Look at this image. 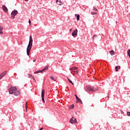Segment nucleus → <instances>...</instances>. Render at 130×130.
Here are the masks:
<instances>
[{
	"label": "nucleus",
	"instance_id": "f257e3e1",
	"mask_svg": "<svg viewBox=\"0 0 130 130\" xmlns=\"http://www.w3.org/2000/svg\"><path fill=\"white\" fill-rule=\"evenodd\" d=\"M32 45H33V38H32V36H30L28 45L26 49L27 55L28 56L30 55V52L31 51V49H32Z\"/></svg>",
	"mask_w": 130,
	"mask_h": 130
},
{
	"label": "nucleus",
	"instance_id": "f03ea898",
	"mask_svg": "<svg viewBox=\"0 0 130 130\" xmlns=\"http://www.w3.org/2000/svg\"><path fill=\"white\" fill-rule=\"evenodd\" d=\"M9 94H13L15 96L17 95H20V91L17 90V88L16 87H11L9 89Z\"/></svg>",
	"mask_w": 130,
	"mask_h": 130
},
{
	"label": "nucleus",
	"instance_id": "7ed1b4c3",
	"mask_svg": "<svg viewBox=\"0 0 130 130\" xmlns=\"http://www.w3.org/2000/svg\"><path fill=\"white\" fill-rule=\"evenodd\" d=\"M84 90L85 91H90V92H95V91H97V88H95L92 86H86L84 88Z\"/></svg>",
	"mask_w": 130,
	"mask_h": 130
},
{
	"label": "nucleus",
	"instance_id": "20e7f679",
	"mask_svg": "<svg viewBox=\"0 0 130 130\" xmlns=\"http://www.w3.org/2000/svg\"><path fill=\"white\" fill-rule=\"evenodd\" d=\"M19 13V12H18V11L14 10H13L11 14V19H15V16H17V15H18V14Z\"/></svg>",
	"mask_w": 130,
	"mask_h": 130
},
{
	"label": "nucleus",
	"instance_id": "39448f33",
	"mask_svg": "<svg viewBox=\"0 0 130 130\" xmlns=\"http://www.w3.org/2000/svg\"><path fill=\"white\" fill-rule=\"evenodd\" d=\"M70 122L71 123V124H74V123H78V121H77V119L74 118V117H72L70 119Z\"/></svg>",
	"mask_w": 130,
	"mask_h": 130
},
{
	"label": "nucleus",
	"instance_id": "423d86ee",
	"mask_svg": "<svg viewBox=\"0 0 130 130\" xmlns=\"http://www.w3.org/2000/svg\"><path fill=\"white\" fill-rule=\"evenodd\" d=\"M45 94V90H44V89H43L42 90V100L43 103H45V100H44Z\"/></svg>",
	"mask_w": 130,
	"mask_h": 130
},
{
	"label": "nucleus",
	"instance_id": "0eeeda50",
	"mask_svg": "<svg viewBox=\"0 0 130 130\" xmlns=\"http://www.w3.org/2000/svg\"><path fill=\"white\" fill-rule=\"evenodd\" d=\"M72 36L73 37H77L78 36V29H76L72 32Z\"/></svg>",
	"mask_w": 130,
	"mask_h": 130
},
{
	"label": "nucleus",
	"instance_id": "6e6552de",
	"mask_svg": "<svg viewBox=\"0 0 130 130\" xmlns=\"http://www.w3.org/2000/svg\"><path fill=\"white\" fill-rule=\"evenodd\" d=\"M7 72H8L7 71H5L0 74V80H2V79H3V78L6 76V75H7Z\"/></svg>",
	"mask_w": 130,
	"mask_h": 130
},
{
	"label": "nucleus",
	"instance_id": "1a4fd4ad",
	"mask_svg": "<svg viewBox=\"0 0 130 130\" xmlns=\"http://www.w3.org/2000/svg\"><path fill=\"white\" fill-rule=\"evenodd\" d=\"M2 9H3V11H4V12H5V13H8V8H7V7H6V6L3 5L2 6Z\"/></svg>",
	"mask_w": 130,
	"mask_h": 130
},
{
	"label": "nucleus",
	"instance_id": "9d476101",
	"mask_svg": "<svg viewBox=\"0 0 130 130\" xmlns=\"http://www.w3.org/2000/svg\"><path fill=\"white\" fill-rule=\"evenodd\" d=\"M56 3L57 5H59V6H61V5H62V2H61L60 0H56Z\"/></svg>",
	"mask_w": 130,
	"mask_h": 130
},
{
	"label": "nucleus",
	"instance_id": "9b49d317",
	"mask_svg": "<svg viewBox=\"0 0 130 130\" xmlns=\"http://www.w3.org/2000/svg\"><path fill=\"white\" fill-rule=\"evenodd\" d=\"M73 76H75V75H78L79 74V70H77L76 71H73Z\"/></svg>",
	"mask_w": 130,
	"mask_h": 130
},
{
	"label": "nucleus",
	"instance_id": "f8f14e48",
	"mask_svg": "<svg viewBox=\"0 0 130 130\" xmlns=\"http://www.w3.org/2000/svg\"><path fill=\"white\" fill-rule=\"evenodd\" d=\"M76 70H78V67H72L70 69V71H76Z\"/></svg>",
	"mask_w": 130,
	"mask_h": 130
},
{
	"label": "nucleus",
	"instance_id": "ddd939ff",
	"mask_svg": "<svg viewBox=\"0 0 130 130\" xmlns=\"http://www.w3.org/2000/svg\"><path fill=\"white\" fill-rule=\"evenodd\" d=\"M3 30H4V27L3 26H0V34H3Z\"/></svg>",
	"mask_w": 130,
	"mask_h": 130
},
{
	"label": "nucleus",
	"instance_id": "4468645a",
	"mask_svg": "<svg viewBox=\"0 0 130 130\" xmlns=\"http://www.w3.org/2000/svg\"><path fill=\"white\" fill-rule=\"evenodd\" d=\"M28 78H32L34 80V81H35V82H36V80H35V78H34V77L30 74L28 75Z\"/></svg>",
	"mask_w": 130,
	"mask_h": 130
},
{
	"label": "nucleus",
	"instance_id": "2eb2a0df",
	"mask_svg": "<svg viewBox=\"0 0 130 130\" xmlns=\"http://www.w3.org/2000/svg\"><path fill=\"white\" fill-rule=\"evenodd\" d=\"M48 69V67H46V68H45L44 69H43L42 70H41V73H42V74L43 73V72H45V71H46V70H47Z\"/></svg>",
	"mask_w": 130,
	"mask_h": 130
},
{
	"label": "nucleus",
	"instance_id": "dca6fc26",
	"mask_svg": "<svg viewBox=\"0 0 130 130\" xmlns=\"http://www.w3.org/2000/svg\"><path fill=\"white\" fill-rule=\"evenodd\" d=\"M75 17H77V21H79V20H80V15H79V14H76V15H75Z\"/></svg>",
	"mask_w": 130,
	"mask_h": 130
},
{
	"label": "nucleus",
	"instance_id": "f3484780",
	"mask_svg": "<svg viewBox=\"0 0 130 130\" xmlns=\"http://www.w3.org/2000/svg\"><path fill=\"white\" fill-rule=\"evenodd\" d=\"M77 100H78L79 103L83 104V102H82V100H81V99H80L78 97H77Z\"/></svg>",
	"mask_w": 130,
	"mask_h": 130
},
{
	"label": "nucleus",
	"instance_id": "a211bd4d",
	"mask_svg": "<svg viewBox=\"0 0 130 130\" xmlns=\"http://www.w3.org/2000/svg\"><path fill=\"white\" fill-rule=\"evenodd\" d=\"M110 54H111V55H114L115 54V52L114 50H112L111 51L109 52Z\"/></svg>",
	"mask_w": 130,
	"mask_h": 130
},
{
	"label": "nucleus",
	"instance_id": "6ab92c4d",
	"mask_svg": "<svg viewBox=\"0 0 130 130\" xmlns=\"http://www.w3.org/2000/svg\"><path fill=\"white\" fill-rule=\"evenodd\" d=\"M74 107H75V105H72L69 107V109H73V108H74Z\"/></svg>",
	"mask_w": 130,
	"mask_h": 130
},
{
	"label": "nucleus",
	"instance_id": "aec40b11",
	"mask_svg": "<svg viewBox=\"0 0 130 130\" xmlns=\"http://www.w3.org/2000/svg\"><path fill=\"white\" fill-rule=\"evenodd\" d=\"M50 79H51V80H52V81H54V82H55V81H56L55 79L53 76H50Z\"/></svg>",
	"mask_w": 130,
	"mask_h": 130
},
{
	"label": "nucleus",
	"instance_id": "412c9836",
	"mask_svg": "<svg viewBox=\"0 0 130 130\" xmlns=\"http://www.w3.org/2000/svg\"><path fill=\"white\" fill-rule=\"evenodd\" d=\"M127 55L128 56H129V58H130V49H129L128 51H127Z\"/></svg>",
	"mask_w": 130,
	"mask_h": 130
},
{
	"label": "nucleus",
	"instance_id": "4be33fe9",
	"mask_svg": "<svg viewBox=\"0 0 130 130\" xmlns=\"http://www.w3.org/2000/svg\"><path fill=\"white\" fill-rule=\"evenodd\" d=\"M67 79H68V80L69 81V82H70V83H71L74 86V83H73V82H72L71 80H70V79L67 78Z\"/></svg>",
	"mask_w": 130,
	"mask_h": 130
},
{
	"label": "nucleus",
	"instance_id": "5701e85b",
	"mask_svg": "<svg viewBox=\"0 0 130 130\" xmlns=\"http://www.w3.org/2000/svg\"><path fill=\"white\" fill-rule=\"evenodd\" d=\"M27 108H28V102H26L25 104V109L27 111Z\"/></svg>",
	"mask_w": 130,
	"mask_h": 130
},
{
	"label": "nucleus",
	"instance_id": "b1692460",
	"mask_svg": "<svg viewBox=\"0 0 130 130\" xmlns=\"http://www.w3.org/2000/svg\"><path fill=\"white\" fill-rule=\"evenodd\" d=\"M39 73H41V70H39V71H36L35 72V74H39Z\"/></svg>",
	"mask_w": 130,
	"mask_h": 130
},
{
	"label": "nucleus",
	"instance_id": "393cba45",
	"mask_svg": "<svg viewBox=\"0 0 130 130\" xmlns=\"http://www.w3.org/2000/svg\"><path fill=\"white\" fill-rule=\"evenodd\" d=\"M127 116H130V112H127Z\"/></svg>",
	"mask_w": 130,
	"mask_h": 130
},
{
	"label": "nucleus",
	"instance_id": "a878e982",
	"mask_svg": "<svg viewBox=\"0 0 130 130\" xmlns=\"http://www.w3.org/2000/svg\"><path fill=\"white\" fill-rule=\"evenodd\" d=\"M93 11H98V10L96 9L95 7H93Z\"/></svg>",
	"mask_w": 130,
	"mask_h": 130
},
{
	"label": "nucleus",
	"instance_id": "bb28decb",
	"mask_svg": "<svg viewBox=\"0 0 130 130\" xmlns=\"http://www.w3.org/2000/svg\"><path fill=\"white\" fill-rule=\"evenodd\" d=\"M96 37H97V35H94L93 37V39L94 38H96Z\"/></svg>",
	"mask_w": 130,
	"mask_h": 130
},
{
	"label": "nucleus",
	"instance_id": "cd10ccee",
	"mask_svg": "<svg viewBox=\"0 0 130 130\" xmlns=\"http://www.w3.org/2000/svg\"><path fill=\"white\" fill-rule=\"evenodd\" d=\"M28 23H29V25H31V20H29L28 21Z\"/></svg>",
	"mask_w": 130,
	"mask_h": 130
},
{
	"label": "nucleus",
	"instance_id": "c85d7f7f",
	"mask_svg": "<svg viewBox=\"0 0 130 130\" xmlns=\"http://www.w3.org/2000/svg\"><path fill=\"white\" fill-rule=\"evenodd\" d=\"M91 15H95V13L94 12H91Z\"/></svg>",
	"mask_w": 130,
	"mask_h": 130
},
{
	"label": "nucleus",
	"instance_id": "c756f323",
	"mask_svg": "<svg viewBox=\"0 0 130 130\" xmlns=\"http://www.w3.org/2000/svg\"><path fill=\"white\" fill-rule=\"evenodd\" d=\"M70 31V32H72V31H73V28H71Z\"/></svg>",
	"mask_w": 130,
	"mask_h": 130
},
{
	"label": "nucleus",
	"instance_id": "7c9ffc66",
	"mask_svg": "<svg viewBox=\"0 0 130 130\" xmlns=\"http://www.w3.org/2000/svg\"><path fill=\"white\" fill-rule=\"evenodd\" d=\"M20 44L22 45H23V42H20Z\"/></svg>",
	"mask_w": 130,
	"mask_h": 130
},
{
	"label": "nucleus",
	"instance_id": "2f4dec72",
	"mask_svg": "<svg viewBox=\"0 0 130 130\" xmlns=\"http://www.w3.org/2000/svg\"><path fill=\"white\" fill-rule=\"evenodd\" d=\"M118 69V66H117L115 67V69Z\"/></svg>",
	"mask_w": 130,
	"mask_h": 130
},
{
	"label": "nucleus",
	"instance_id": "473e14b6",
	"mask_svg": "<svg viewBox=\"0 0 130 130\" xmlns=\"http://www.w3.org/2000/svg\"><path fill=\"white\" fill-rule=\"evenodd\" d=\"M33 61H34V62H35V61H36V59H34Z\"/></svg>",
	"mask_w": 130,
	"mask_h": 130
},
{
	"label": "nucleus",
	"instance_id": "72a5a7b5",
	"mask_svg": "<svg viewBox=\"0 0 130 130\" xmlns=\"http://www.w3.org/2000/svg\"><path fill=\"white\" fill-rule=\"evenodd\" d=\"M116 72H118V69H115Z\"/></svg>",
	"mask_w": 130,
	"mask_h": 130
},
{
	"label": "nucleus",
	"instance_id": "f704fd0d",
	"mask_svg": "<svg viewBox=\"0 0 130 130\" xmlns=\"http://www.w3.org/2000/svg\"><path fill=\"white\" fill-rule=\"evenodd\" d=\"M75 97H76V99H77V97H78V96H77V94H75Z\"/></svg>",
	"mask_w": 130,
	"mask_h": 130
},
{
	"label": "nucleus",
	"instance_id": "c9c22d12",
	"mask_svg": "<svg viewBox=\"0 0 130 130\" xmlns=\"http://www.w3.org/2000/svg\"><path fill=\"white\" fill-rule=\"evenodd\" d=\"M118 69H120V66H118Z\"/></svg>",
	"mask_w": 130,
	"mask_h": 130
},
{
	"label": "nucleus",
	"instance_id": "e433bc0d",
	"mask_svg": "<svg viewBox=\"0 0 130 130\" xmlns=\"http://www.w3.org/2000/svg\"><path fill=\"white\" fill-rule=\"evenodd\" d=\"M94 15H97V12L94 13Z\"/></svg>",
	"mask_w": 130,
	"mask_h": 130
},
{
	"label": "nucleus",
	"instance_id": "4c0bfd02",
	"mask_svg": "<svg viewBox=\"0 0 130 130\" xmlns=\"http://www.w3.org/2000/svg\"><path fill=\"white\" fill-rule=\"evenodd\" d=\"M25 2H28V0H24Z\"/></svg>",
	"mask_w": 130,
	"mask_h": 130
},
{
	"label": "nucleus",
	"instance_id": "58836bf2",
	"mask_svg": "<svg viewBox=\"0 0 130 130\" xmlns=\"http://www.w3.org/2000/svg\"><path fill=\"white\" fill-rule=\"evenodd\" d=\"M43 128H41L40 130H42Z\"/></svg>",
	"mask_w": 130,
	"mask_h": 130
},
{
	"label": "nucleus",
	"instance_id": "ea45409f",
	"mask_svg": "<svg viewBox=\"0 0 130 130\" xmlns=\"http://www.w3.org/2000/svg\"><path fill=\"white\" fill-rule=\"evenodd\" d=\"M108 99H109V96H108Z\"/></svg>",
	"mask_w": 130,
	"mask_h": 130
}]
</instances>
